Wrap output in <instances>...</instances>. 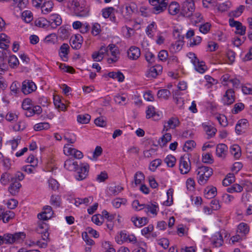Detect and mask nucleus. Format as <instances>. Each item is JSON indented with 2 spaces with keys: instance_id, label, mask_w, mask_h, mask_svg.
Returning <instances> with one entry per match:
<instances>
[{
  "instance_id": "nucleus-38",
  "label": "nucleus",
  "mask_w": 252,
  "mask_h": 252,
  "mask_svg": "<svg viewBox=\"0 0 252 252\" xmlns=\"http://www.w3.org/2000/svg\"><path fill=\"white\" fill-rule=\"evenodd\" d=\"M50 127V124L47 122L37 123L34 126V129L36 131L47 130Z\"/></svg>"
},
{
  "instance_id": "nucleus-4",
  "label": "nucleus",
  "mask_w": 252,
  "mask_h": 252,
  "mask_svg": "<svg viewBox=\"0 0 252 252\" xmlns=\"http://www.w3.org/2000/svg\"><path fill=\"white\" fill-rule=\"evenodd\" d=\"M63 151V153L67 156H71L77 159H81L83 157V154L81 151L74 148L72 145L69 144L64 145Z\"/></svg>"
},
{
  "instance_id": "nucleus-52",
  "label": "nucleus",
  "mask_w": 252,
  "mask_h": 252,
  "mask_svg": "<svg viewBox=\"0 0 252 252\" xmlns=\"http://www.w3.org/2000/svg\"><path fill=\"white\" fill-rule=\"evenodd\" d=\"M141 205L144 206V207L148 209V211L150 212L152 214L157 215V209H158V205L154 204H142Z\"/></svg>"
},
{
  "instance_id": "nucleus-45",
  "label": "nucleus",
  "mask_w": 252,
  "mask_h": 252,
  "mask_svg": "<svg viewBox=\"0 0 252 252\" xmlns=\"http://www.w3.org/2000/svg\"><path fill=\"white\" fill-rule=\"evenodd\" d=\"M164 161L168 167H172L175 165L176 159L173 156L169 155L165 158Z\"/></svg>"
},
{
  "instance_id": "nucleus-40",
  "label": "nucleus",
  "mask_w": 252,
  "mask_h": 252,
  "mask_svg": "<svg viewBox=\"0 0 252 252\" xmlns=\"http://www.w3.org/2000/svg\"><path fill=\"white\" fill-rule=\"evenodd\" d=\"M214 117L219 122L220 125L223 126L227 125V118L224 115L218 114L215 115Z\"/></svg>"
},
{
  "instance_id": "nucleus-53",
  "label": "nucleus",
  "mask_w": 252,
  "mask_h": 252,
  "mask_svg": "<svg viewBox=\"0 0 252 252\" xmlns=\"http://www.w3.org/2000/svg\"><path fill=\"white\" fill-rule=\"evenodd\" d=\"M202 161L204 163L211 164L214 162V159L211 154L205 153L202 154Z\"/></svg>"
},
{
  "instance_id": "nucleus-62",
  "label": "nucleus",
  "mask_w": 252,
  "mask_h": 252,
  "mask_svg": "<svg viewBox=\"0 0 252 252\" xmlns=\"http://www.w3.org/2000/svg\"><path fill=\"white\" fill-rule=\"evenodd\" d=\"M145 57L147 62L150 64L152 63L155 61V55L150 51H148L146 52Z\"/></svg>"
},
{
  "instance_id": "nucleus-27",
  "label": "nucleus",
  "mask_w": 252,
  "mask_h": 252,
  "mask_svg": "<svg viewBox=\"0 0 252 252\" xmlns=\"http://www.w3.org/2000/svg\"><path fill=\"white\" fill-rule=\"evenodd\" d=\"M217 194V189L214 187H208L205 189V197L208 199L214 198Z\"/></svg>"
},
{
  "instance_id": "nucleus-57",
  "label": "nucleus",
  "mask_w": 252,
  "mask_h": 252,
  "mask_svg": "<svg viewBox=\"0 0 252 252\" xmlns=\"http://www.w3.org/2000/svg\"><path fill=\"white\" fill-rule=\"evenodd\" d=\"M48 24V21L44 18H39L35 21V25L39 27L44 28L46 27Z\"/></svg>"
},
{
  "instance_id": "nucleus-12",
  "label": "nucleus",
  "mask_w": 252,
  "mask_h": 252,
  "mask_svg": "<svg viewBox=\"0 0 252 252\" xmlns=\"http://www.w3.org/2000/svg\"><path fill=\"white\" fill-rule=\"evenodd\" d=\"M249 127L248 121L243 119L239 120L235 126V131L238 135L242 134L246 132Z\"/></svg>"
},
{
  "instance_id": "nucleus-37",
  "label": "nucleus",
  "mask_w": 252,
  "mask_h": 252,
  "mask_svg": "<svg viewBox=\"0 0 252 252\" xmlns=\"http://www.w3.org/2000/svg\"><path fill=\"white\" fill-rule=\"evenodd\" d=\"M235 181L234 174H227L225 178L223 180L222 184L224 186H228L234 183Z\"/></svg>"
},
{
  "instance_id": "nucleus-26",
  "label": "nucleus",
  "mask_w": 252,
  "mask_h": 252,
  "mask_svg": "<svg viewBox=\"0 0 252 252\" xmlns=\"http://www.w3.org/2000/svg\"><path fill=\"white\" fill-rule=\"evenodd\" d=\"M169 13L172 15H176L180 10L179 4L175 1L171 2L168 7Z\"/></svg>"
},
{
  "instance_id": "nucleus-21",
  "label": "nucleus",
  "mask_w": 252,
  "mask_h": 252,
  "mask_svg": "<svg viewBox=\"0 0 252 252\" xmlns=\"http://www.w3.org/2000/svg\"><path fill=\"white\" fill-rule=\"evenodd\" d=\"M134 225L138 227H142L148 223V219L146 217H132L131 219Z\"/></svg>"
},
{
  "instance_id": "nucleus-8",
  "label": "nucleus",
  "mask_w": 252,
  "mask_h": 252,
  "mask_svg": "<svg viewBox=\"0 0 252 252\" xmlns=\"http://www.w3.org/2000/svg\"><path fill=\"white\" fill-rule=\"evenodd\" d=\"M190 162L188 156H182L180 160L179 169L181 173H188L190 170Z\"/></svg>"
},
{
  "instance_id": "nucleus-56",
  "label": "nucleus",
  "mask_w": 252,
  "mask_h": 252,
  "mask_svg": "<svg viewBox=\"0 0 252 252\" xmlns=\"http://www.w3.org/2000/svg\"><path fill=\"white\" fill-rule=\"evenodd\" d=\"M174 190L173 189H169L167 191V200L164 202L166 206H170L173 203V194Z\"/></svg>"
},
{
  "instance_id": "nucleus-44",
  "label": "nucleus",
  "mask_w": 252,
  "mask_h": 252,
  "mask_svg": "<svg viewBox=\"0 0 252 252\" xmlns=\"http://www.w3.org/2000/svg\"><path fill=\"white\" fill-rule=\"evenodd\" d=\"M122 32L124 36L126 38L130 37L134 33V30L127 26L123 27Z\"/></svg>"
},
{
  "instance_id": "nucleus-20",
  "label": "nucleus",
  "mask_w": 252,
  "mask_h": 252,
  "mask_svg": "<svg viewBox=\"0 0 252 252\" xmlns=\"http://www.w3.org/2000/svg\"><path fill=\"white\" fill-rule=\"evenodd\" d=\"M64 167L68 171L75 172L78 168V164L76 161L71 159H68L64 162Z\"/></svg>"
},
{
  "instance_id": "nucleus-1",
  "label": "nucleus",
  "mask_w": 252,
  "mask_h": 252,
  "mask_svg": "<svg viewBox=\"0 0 252 252\" xmlns=\"http://www.w3.org/2000/svg\"><path fill=\"white\" fill-rule=\"evenodd\" d=\"M84 0H73L71 2V6L75 15L78 17H86L89 15V10L86 6Z\"/></svg>"
},
{
  "instance_id": "nucleus-19",
  "label": "nucleus",
  "mask_w": 252,
  "mask_h": 252,
  "mask_svg": "<svg viewBox=\"0 0 252 252\" xmlns=\"http://www.w3.org/2000/svg\"><path fill=\"white\" fill-rule=\"evenodd\" d=\"M17 174H1L0 182L3 185H6L9 182L17 180Z\"/></svg>"
},
{
  "instance_id": "nucleus-30",
  "label": "nucleus",
  "mask_w": 252,
  "mask_h": 252,
  "mask_svg": "<svg viewBox=\"0 0 252 252\" xmlns=\"http://www.w3.org/2000/svg\"><path fill=\"white\" fill-rule=\"evenodd\" d=\"M230 153L236 159L239 158L241 156V150L238 145H233L230 147Z\"/></svg>"
},
{
  "instance_id": "nucleus-16",
  "label": "nucleus",
  "mask_w": 252,
  "mask_h": 252,
  "mask_svg": "<svg viewBox=\"0 0 252 252\" xmlns=\"http://www.w3.org/2000/svg\"><path fill=\"white\" fill-rule=\"evenodd\" d=\"M202 126L204 131L208 136V139L212 138L215 135L217 130L214 126L208 125L207 123H203Z\"/></svg>"
},
{
  "instance_id": "nucleus-33",
  "label": "nucleus",
  "mask_w": 252,
  "mask_h": 252,
  "mask_svg": "<svg viewBox=\"0 0 252 252\" xmlns=\"http://www.w3.org/2000/svg\"><path fill=\"white\" fill-rule=\"evenodd\" d=\"M120 237H117L115 238L117 243L119 244H122L124 242L127 241V239L129 234L126 233L125 230L122 231L120 234Z\"/></svg>"
},
{
  "instance_id": "nucleus-63",
  "label": "nucleus",
  "mask_w": 252,
  "mask_h": 252,
  "mask_svg": "<svg viewBox=\"0 0 252 252\" xmlns=\"http://www.w3.org/2000/svg\"><path fill=\"white\" fill-rule=\"evenodd\" d=\"M231 5L232 3L230 1H226L220 4L219 9L222 11H227L231 7Z\"/></svg>"
},
{
  "instance_id": "nucleus-17",
  "label": "nucleus",
  "mask_w": 252,
  "mask_h": 252,
  "mask_svg": "<svg viewBox=\"0 0 252 252\" xmlns=\"http://www.w3.org/2000/svg\"><path fill=\"white\" fill-rule=\"evenodd\" d=\"M69 51V46L67 43L63 44L59 51V55L63 61L66 62L68 60V54Z\"/></svg>"
},
{
  "instance_id": "nucleus-18",
  "label": "nucleus",
  "mask_w": 252,
  "mask_h": 252,
  "mask_svg": "<svg viewBox=\"0 0 252 252\" xmlns=\"http://www.w3.org/2000/svg\"><path fill=\"white\" fill-rule=\"evenodd\" d=\"M227 152V147L224 144H219L216 147V155L220 158H224Z\"/></svg>"
},
{
  "instance_id": "nucleus-31",
  "label": "nucleus",
  "mask_w": 252,
  "mask_h": 252,
  "mask_svg": "<svg viewBox=\"0 0 252 252\" xmlns=\"http://www.w3.org/2000/svg\"><path fill=\"white\" fill-rule=\"evenodd\" d=\"M20 83L17 81L13 82L10 87V94L14 96H17L20 92Z\"/></svg>"
},
{
  "instance_id": "nucleus-58",
  "label": "nucleus",
  "mask_w": 252,
  "mask_h": 252,
  "mask_svg": "<svg viewBox=\"0 0 252 252\" xmlns=\"http://www.w3.org/2000/svg\"><path fill=\"white\" fill-rule=\"evenodd\" d=\"M235 53L231 50H228L226 53V56L228 60V63L229 64H232L235 59Z\"/></svg>"
},
{
  "instance_id": "nucleus-34",
  "label": "nucleus",
  "mask_w": 252,
  "mask_h": 252,
  "mask_svg": "<svg viewBox=\"0 0 252 252\" xmlns=\"http://www.w3.org/2000/svg\"><path fill=\"white\" fill-rule=\"evenodd\" d=\"M22 18L26 23H30L33 19L32 12L30 10H25L22 13Z\"/></svg>"
},
{
  "instance_id": "nucleus-9",
  "label": "nucleus",
  "mask_w": 252,
  "mask_h": 252,
  "mask_svg": "<svg viewBox=\"0 0 252 252\" xmlns=\"http://www.w3.org/2000/svg\"><path fill=\"white\" fill-rule=\"evenodd\" d=\"M36 86L35 83L29 80H26L22 82L21 91L25 94H28L35 91Z\"/></svg>"
},
{
  "instance_id": "nucleus-54",
  "label": "nucleus",
  "mask_w": 252,
  "mask_h": 252,
  "mask_svg": "<svg viewBox=\"0 0 252 252\" xmlns=\"http://www.w3.org/2000/svg\"><path fill=\"white\" fill-rule=\"evenodd\" d=\"M32 101L29 98L24 99L22 102V107L26 110H30L32 109Z\"/></svg>"
},
{
  "instance_id": "nucleus-29",
  "label": "nucleus",
  "mask_w": 252,
  "mask_h": 252,
  "mask_svg": "<svg viewBox=\"0 0 252 252\" xmlns=\"http://www.w3.org/2000/svg\"><path fill=\"white\" fill-rule=\"evenodd\" d=\"M171 134L169 133H166L159 139L158 144L161 147H164L166 146L168 142L171 141Z\"/></svg>"
},
{
  "instance_id": "nucleus-59",
  "label": "nucleus",
  "mask_w": 252,
  "mask_h": 252,
  "mask_svg": "<svg viewBox=\"0 0 252 252\" xmlns=\"http://www.w3.org/2000/svg\"><path fill=\"white\" fill-rule=\"evenodd\" d=\"M126 202V200L125 198H116L113 200L112 204L114 207L119 208L122 204H125Z\"/></svg>"
},
{
  "instance_id": "nucleus-2",
  "label": "nucleus",
  "mask_w": 252,
  "mask_h": 252,
  "mask_svg": "<svg viewBox=\"0 0 252 252\" xmlns=\"http://www.w3.org/2000/svg\"><path fill=\"white\" fill-rule=\"evenodd\" d=\"M26 237L24 232H19L14 234L7 233L4 235V243L12 244L14 243L19 242L23 241Z\"/></svg>"
},
{
  "instance_id": "nucleus-7",
  "label": "nucleus",
  "mask_w": 252,
  "mask_h": 252,
  "mask_svg": "<svg viewBox=\"0 0 252 252\" xmlns=\"http://www.w3.org/2000/svg\"><path fill=\"white\" fill-rule=\"evenodd\" d=\"M235 100V92L232 89L226 90L221 98V102L225 106L231 105L234 102Z\"/></svg>"
},
{
  "instance_id": "nucleus-22",
  "label": "nucleus",
  "mask_w": 252,
  "mask_h": 252,
  "mask_svg": "<svg viewBox=\"0 0 252 252\" xmlns=\"http://www.w3.org/2000/svg\"><path fill=\"white\" fill-rule=\"evenodd\" d=\"M157 32V26L155 22H153L146 28V33L148 37L153 38Z\"/></svg>"
},
{
  "instance_id": "nucleus-39",
  "label": "nucleus",
  "mask_w": 252,
  "mask_h": 252,
  "mask_svg": "<svg viewBox=\"0 0 252 252\" xmlns=\"http://www.w3.org/2000/svg\"><path fill=\"white\" fill-rule=\"evenodd\" d=\"M89 165L87 163H80L78 165L76 172L77 173H85L89 171Z\"/></svg>"
},
{
  "instance_id": "nucleus-61",
  "label": "nucleus",
  "mask_w": 252,
  "mask_h": 252,
  "mask_svg": "<svg viewBox=\"0 0 252 252\" xmlns=\"http://www.w3.org/2000/svg\"><path fill=\"white\" fill-rule=\"evenodd\" d=\"M243 167V165L241 162H235L231 168V171L237 173L240 171Z\"/></svg>"
},
{
  "instance_id": "nucleus-47",
  "label": "nucleus",
  "mask_w": 252,
  "mask_h": 252,
  "mask_svg": "<svg viewBox=\"0 0 252 252\" xmlns=\"http://www.w3.org/2000/svg\"><path fill=\"white\" fill-rule=\"evenodd\" d=\"M14 217V213L10 211H5L3 216L1 218L3 222L4 223L8 222L10 220L13 219Z\"/></svg>"
},
{
  "instance_id": "nucleus-35",
  "label": "nucleus",
  "mask_w": 252,
  "mask_h": 252,
  "mask_svg": "<svg viewBox=\"0 0 252 252\" xmlns=\"http://www.w3.org/2000/svg\"><path fill=\"white\" fill-rule=\"evenodd\" d=\"M170 94L171 93L170 91L166 89L159 90L157 93L158 97L163 99H167Z\"/></svg>"
},
{
  "instance_id": "nucleus-43",
  "label": "nucleus",
  "mask_w": 252,
  "mask_h": 252,
  "mask_svg": "<svg viewBox=\"0 0 252 252\" xmlns=\"http://www.w3.org/2000/svg\"><path fill=\"white\" fill-rule=\"evenodd\" d=\"M162 160L159 159H156L153 160L149 165V169L152 172H155L156 169L161 165Z\"/></svg>"
},
{
  "instance_id": "nucleus-13",
  "label": "nucleus",
  "mask_w": 252,
  "mask_h": 252,
  "mask_svg": "<svg viewBox=\"0 0 252 252\" xmlns=\"http://www.w3.org/2000/svg\"><path fill=\"white\" fill-rule=\"evenodd\" d=\"M83 41V38L79 34L72 35L70 39V44L71 47L76 50L80 49Z\"/></svg>"
},
{
  "instance_id": "nucleus-15",
  "label": "nucleus",
  "mask_w": 252,
  "mask_h": 252,
  "mask_svg": "<svg viewBox=\"0 0 252 252\" xmlns=\"http://www.w3.org/2000/svg\"><path fill=\"white\" fill-rule=\"evenodd\" d=\"M49 24L53 28H56L61 25L62 20L61 16L58 14H52L50 15L48 21Z\"/></svg>"
},
{
  "instance_id": "nucleus-11",
  "label": "nucleus",
  "mask_w": 252,
  "mask_h": 252,
  "mask_svg": "<svg viewBox=\"0 0 252 252\" xmlns=\"http://www.w3.org/2000/svg\"><path fill=\"white\" fill-rule=\"evenodd\" d=\"M180 124V122L177 117H171L164 122L163 131H167L170 129H175L179 126Z\"/></svg>"
},
{
  "instance_id": "nucleus-51",
  "label": "nucleus",
  "mask_w": 252,
  "mask_h": 252,
  "mask_svg": "<svg viewBox=\"0 0 252 252\" xmlns=\"http://www.w3.org/2000/svg\"><path fill=\"white\" fill-rule=\"evenodd\" d=\"M63 139L70 144H73L76 141V135L73 133H65L63 136Z\"/></svg>"
},
{
  "instance_id": "nucleus-42",
  "label": "nucleus",
  "mask_w": 252,
  "mask_h": 252,
  "mask_svg": "<svg viewBox=\"0 0 252 252\" xmlns=\"http://www.w3.org/2000/svg\"><path fill=\"white\" fill-rule=\"evenodd\" d=\"M237 232L245 235L249 232V227L247 223L241 222L238 226Z\"/></svg>"
},
{
  "instance_id": "nucleus-60",
  "label": "nucleus",
  "mask_w": 252,
  "mask_h": 252,
  "mask_svg": "<svg viewBox=\"0 0 252 252\" xmlns=\"http://www.w3.org/2000/svg\"><path fill=\"white\" fill-rule=\"evenodd\" d=\"M211 28V24L209 23H206L204 24H202L199 27V31L201 32L206 34L208 33Z\"/></svg>"
},
{
  "instance_id": "nucleus-6",
  "label": "nucleus",
  "mask_w": 252,
  "mask_h": 252,
  "mask_svg": "<svg viewBox=\"0 0 252 252\" xmlns=\"http://www.w3.org/2000/svg\"><path fill=\"white\" fill-rule=\"evenodd\" d=\"M109 52H110L112 57L107 59L108 63H112L117 62L120 54L118 48L115 44H109L108 46V53H109Z\"/></svg>"
},
{
  "instance_id": "nucleus-24",
  "label": "nucleus",
  "mask_w": 252,
  "mask_h": 252,
  "mask_svg": "<svg viewBox=\"0 0 252 252\" xmlns=\"http://www.w3.org/2000/svg\"><path fill=\"white\" fill-rule=\"evenodd\" d=\"M212 240L213 244L216 247H220L223 243L222 236L220 232H217L213 235Z\"/></svg>"
},
{
  "instance_id": "nucleus-23",
  "label": "nucleus",
  "mask_w": 252,
  "mask_h": 252,
  "mask_svg": "<svg viewBox=\"0 0 252 252\" xmlns=\"http://www.w3.org/2000/svg\"><path fill=\"white\" fill-rule=\"evenodd\" d=\"M114 11L115 9L113 7H107L102 10V15L104 18L110 17L111 20H115Z\"/></svg>"
},
{
  "instance_id": "nucleus-50",
  "label": "nucleus",
  "mask_w": 252,
  "mask_h": 252,
  "mask_svg": "<svg viewBox=\"0 0 252 252\" xmlns=\"http://www.w3.org/2000/svg\"><path fill=\"white\" fill-rule=\"evenodd\" d=\"M50 202L52 205L55 206L56 207H59L61 204L60 196L59 195H51Z\"/></svg>"
},
{
  "instance_id": "nucleus-55",
  "label": "nucleus",
  "mask_w": 252,
  "mask_h": 252,
  "mask_svg": "<svg viewBox=\"0 0 252 252\" xmlns=\"http://www.w3.org/2000/svg\"><path fill=\"white\" fill-rule=\"evenodd\" d=\"M244 9V5H239L235 10L231 12L230 15L233 17H238L241 15Z\"/></svg>"
},
{
  "instance_id": "nucleus-5",
  "label": "nucleus",
  "mask_w": 252,
  "mask_h": 252,
  "mask_svg": "<svg viewBox=\"0 0 252 252\" xmlns=\"http://www.w3.org/2000/svg\"><path fill=\"white\" fill-rule=\"evenodd\" d=\"M182 13L184 16L189 17L195 10V5L192 0H186L182 3Z\"/></svg>"
},
{
  "instance_id": "nucleus-46",
  "label": "nucleus",
  "mask_w": 252,
  "mask_h": 252,
  "mask_svg": "<svg viewBox=\"0 0 252 252\" xmlns=\"http://www.w3.org/2000/svg\"><path fill=\"white\" fill-rule=\"evenodd\" d=\"M244 108L245 105L244 103L242 102L237 103L234 105L233 109L231 110V112L232 114H236L241 112Z\"/></svg>"
},
{
  "instance_id": "nucleus-49",
  "label": "nucleus",
  "mask_w": 252,
  "mask_h": 252,
  "mask_svg": "<svg viewBox=\"0 0 252 252\" xmlns=\"http://www.w3.org/2000/svg\"><path fill=\"white\" fill-rule=\"evenodd\" d=\"M8 63L11 67L15 68L19 64V61L15 55H12L9 57Z\"/></svg>"
},
{
  "instance_id": "nucleus-28",
  "label": "nucleus",
  "mask_w": 252,
  "mask_h": 252,
  "mask_svg": "<svg viewBox=\"0 0 252 252\" xmlns=\"http://www.w3.org/2000/svg\"><path fill=\"white\" fill-rule=\"evenodd\" d=\"M54 4L51 1L45 2L41 6L42 13L44 14H47L50 13L53 8Z\"/></svg>"
},
{
  "instance_id": "nucleus-3",
  "label": "nucleus",
  "mask_w": 252,
  "mask_h": 252,
  "mask_svg": "<svg viewBox=\"0 0 252 252\" xmlns=\"http://www.w3.org/2000/svg\"><path fill=\"white\" fill-rule=\"evenodd\" d=\"M150 4L154 6V11L159 14L164 11L168 5L167 0H149Z\"/></svg>"
},
{
  "instance_id": "nucleus-32",
  "label": "nucleus",
  "mask_w": 252,
  "mask_h": 252,
  "mask_svg": "<svg viewBox=\"0 0 252 252\" xmlns=\"http://www.w3.org/2000/svg\"><path fill=\"white\" fill-rule=\"evenodd\" d=\"M108 76L114 79L118 80L120 82L124 81L125 76L124 74L120 71L116 72H110L108 74Z\"/></svg>"
},
{
  "instance_id": "nucleus-64",
  "label": "nucleus",
  "mask_w": 252,
  "mask_h": 252,
  "mask_svg": "<svg viewBox=\"0 0 252 252\" xmlns=\"http://www.w3.org/2000/svg\"><path fill=\"white\" fill-rule=\"evenodd\" d=\"M184 44V40H176L174 43L172 44V46L175 51H180Z\"/></svg>"
},
{
  "instance_id": "nucleus-10",
  "label": "nucleus",
  "mask_w": 252,
  "mask_h": 252,
  "mask_svg": "<svg viewBox=\"0 0 252 252\" xmlns=\"http://www.w3.org/2000/svg\"><path fill=\"white\" fill-rule=\"evenodd\" d=\"M162 71V66L156 64L150 67L146 72V76L148 78H155L160 74Z\"/></svg>"
},
{
  "instance_id": "nucleus-48",
  "label": "nucleus",
  "mask_w": 252,
  "mask_h": 252,
  "mask_svg": "<svg viewBox=\"0 0 252 252\" xmlns=\"http://www.w3.org/2000/svg\"><path fill=\"white\" fill-rule=\"evenodd\" d=\"M146 118L148 119L151 118H155L157 114L155 111V108L153 106H149L148 107L147 109L146 110ZM158 116H159L158 115Z\"/></svg>"
},
{
  "instance_id": "nucleus-41",
  "label": "nucleus",
  "mask_w": 252,
  "mask_h": 252,
  "mask_svg": "<svg viewBox=\"0 0 252 252\" xmlns=\"http://www.w3.org/2000/svg\"><path fill=\"white\" fill-rule=\"evenodd\" d=\"M91 119V116L89 114H80L77 116V121L78 123L83 124H88Z\"/></svg>"
},
{
  "instance_id": "nucleus-25",
  "label": "nucleus",
  "mask_w": 252,
  "mask_h": 252,
  "mask_svg": "<svg viewBox=\"0 0 252 252\" xmlns=\"http://www.w3.org/2000/svg\"><path fill=\"white\" fill-rule=\"evenodd\" d=\"M21 185L17 180H14L8 188L9 192L12 195H15L19 190Z\"/></svg>"
},
{
  "instance_id": "nucleus-14",
  "label": "nucleus",
  "mask_w": 252,
  "mask_h": 252,
  "mask_svg": "<svg viewBox=\"0 0 252 252\" xmlns=\"http://www.w3.org/2000/svg\"><path fill=\"white\" fill-rule=\"evenodd\" d=\"M128 58L131 60H136L140 56V49L135 46H131L127 52Z\"/></svg>"
},
{
  "instance_id": "nucleus-36",
  "label": "nucleus",
  "mask_w": 252,
  "mask_h": 252,
  "mask_svg": "<svg viewBox=\"0 0 252 252\" xmlns=\"http://www.w3.org/2000/svg\"><path fill=\"white\" fill-rule=\"evenodd\" d=\"M194 66L197 71L200 73H203L207 69V67L205 64L204 62H199L198 61L196 63H194Z\"/></svg>"
}]
</instances>
